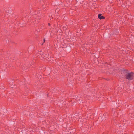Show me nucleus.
Returning a JSON list of instances; mask_svg holds the SVG:
<instances>
[{
	"instance_id": "nucleus-1",
	"label": "nucleus",
	"mask_w": 134,
	"mask_h": 134,
	"mask_svg": "<svg viewBox=\"0 0 134 134\" xmlns=\"http://www.w3.org/2000/svg\"><path fill=\"white\" fill-rule=\"evenodd\" d=\"M134 74L132 72L129 73L126 75V78L128 80H132L133 79Z\"/></svg>"
},
{
	"instance_id": "nucleus-2",
	"label": "nucleus",
	"mask_w": 134,
	"mask_h": 134,
	"mask_svg": "<svg viewBox=\"0 0 134 134\" xmlns=\"http://www.w3.org/2000/svg\"><path fill=\"white\" fill-rule=\"evenodd\" d=\"M101 14H99L98 15V17L100 19H103L104 17L103 16H102Z\"/></svg>"
},
{
	"instance_id": "nucleus-3",
	"label": "nucleus",
	"mask_w": 134,
	"mask_h": 134,
	"mask_svg": "<svg viewBox=\"0 0 134 134\" xmlns=\"http://www.w3.org/2000/svg\"><path fill=\"white\" fill-rule=\"evenodd\" d=\"M44 41H45V39H44Z\"/></svg>"
},
{
	"instance_id": "nucleus-4",
	"label": "nucleus",
	"mask_w": 134,
	"mask_h": 134,
	"mask_svg": "<svg viewBox=\"0 0 134 134\" xmlns=\"http://www.w3.org/2000/svg\"><path fill=\"white\" fill-rule=\"evenodd\" d=\"M48 25H50V24L49 23V24H48Z\"/></svg>"
}]
</instances>
